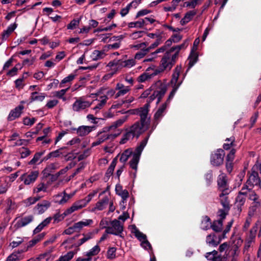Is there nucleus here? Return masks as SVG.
Listing matches in <instances>:
<instances>
[{
  "label": "nucleus",
  "instance_id": "obj_1",
  "mask_svg": "<svg viewBox=\"0 0 261 261\" xmlns=\"http://www.w3.org/2000/svg\"><path fill=\"white\" fill-rule=\"evenodd\" d=\"M131 111H133L132 114L139 115L140 120L125 129V133L123 134L119 142L120 144H124L134 138L138 139L147 130V103L142 107Z\"/></svg>",
  "mask_w": 261,
  "mask_h": 261
},
{
  "label": "nucleus",
  "instance_id": "obj_2",
  "mask_svg": "<svg viewBox=\"0 0 261 261\" xmlns=\"http://www.w3.org/2000/svg\"><path fill=\"white\" fill-rule=\"evenodd\" d=\"M146 144L147 138H145L140 144L136 147L134 152L132 148H129L125 150L121 155L120 161L123 163H125L128 160V158L133 155V158L129 162V165L130 168L136 170L140 155Z\"/></svg>",
  "mask_w": 261,
  "mask_h": 261
},
{
  "label": "nucleus",
  "instance_id": "obj_3",
  "mask_svg": "<svg viewBox=\"0 0 261 261\" xmlns=\"http://www.w3.org/2000/svg\"><path fill=\"white\" fill-rule=\"evenodd\" d=\"M177 59V54H172L169 51H167L161 61L160 68L155 69L153 72H151L150 68H148V79L151 76L156 75L165 70H170L175 64Z\"/></svg>",
  "mask_w": 261,
  "mask_h": 261
},
{
  "label": "nucleus",
  "instance_id": "obj_4",
  "mask_svg": "<svg viewBox=\"0 0 261 261\" xmlns=\"http://www.w3.org/2000/svg\"><path fill=\"white\" fill-rule=\"evenodd\" d=\"M150 91H153L152 95L150 96V100H153L156 97H158V101L159 102L166 91V87L162 85V82L160 81L156 82L154 85L150 88Z\"/></svg>",
  "mask_w": 261,
  "mask_h": 261
},
{
  "label": "nucleus",
  "instance_id": "obj_5",
  "mask_svg": "<svg viewBox=\"0 0 261 261\" xmlns=\"http://www.w3.org/2000/svg\"><path fill=\"white\" fill-rule=\"evenodd\" d=\"M260 179L258 174L255 171H252L245 185L242 188L243 191L251 190L254 186H260Z\"/></svg>",
  "mask_w": 261,
  "mask_h": 261
},
{
  "label": "nucleus",
  "instance_id": "obj_6",
  "mask_svg": "<svg viewBox=\"0 0 261 261\" xmlns=\"http://www.w3.org/2000/svg\"><path fill=\"white\" fill-rule=\"evenodd\" d=\"M111 224L112 226L106 227V232L116 236H120L123 231V224H121L120 222L116 219L112 221Z\"/></svg>",
  "mask_w": 261,
  "mask_h": 261
},
{
  "label": "nucleus",
  "instance_id": "obj_7",
  "mask_svg": "<svg viewBox=\"0 0 261 261\" xmlns=\"http://www.w3.org/2000/svg\"><path fill=\"white\" fill-rule=\"evenodd\" d=\"M131 233L141 242V246L145 249L147 248V237L146 234L141 232L135 225H132L129 227Z\"/></svg>",
  "mask_w": 261,
  "mask_h": 261
},
{
  "label": "nucleus",
  "instance_id": "obj_8",
  "mask_svg": "<svg viewBox=\"0 0 261 261\" xmlns=\"http://www.w3.org/2000/svg\"><path fill=\"white\" fill-rule=\"evenodd\" d=\"M225 155L224 151L222 149H217L211 156V163L215 166H218L222 164Z\"/></svg>",
  "mask_w": 261,
  "mask_h": 261
},
{
  "label": "nucleus",
  "instance_id": "obj_9",
  "mask_svg": "<svg viewBox=\"0 0 261 261\" xmlns=\"http://www.w3.org/2000/svg\"><path fill=\"white\" fill-rule=\"evenodd\" d=\"M256 228L253 227L250 229L249 234L246 237L243 249L244 252H247L249 249L253 246L255 243Z\"/></svg>",
  "mask_w": 261,
  "mask_h": 261
},
{
  "label": "nucleus",
  "instance_id": "obj_10",
  "mask_svg": "<svg viewBox=\"0 0 261 261\" xmlns=\"http://www.w3.org/2000/svg\"><path fill=\"white\" fill-rule=\"evenodd\" d=\"M38 175L39 172L38 171H34L30 173H24L20 176V179L21 180L23 181L25 185H29L36 180Z\"/></svg>",
  "mask_w": 261,
  "mask_h": 261
},
{
  "label": "nucleus",
  "instance_id": "obj_11",
  "mask_svg": "<svg viewBox=\"0 0 261 261\" xmlns=\"http://www.w3.org/2000/svg\"><path fill=\"white\" fill-rule=\"evenodd\" d=\"M91 103L85 100L82 97H80L72 105V109L74 111L79 112L87 108H89Z\"/></svg>",
  "mask_w": 261,
  "mask_h": 261
},
{
  "label": "nucleus",
  "instance_id": "obj_12",
  "mask_svg": "<svg viewBox=\"0 0 261 261\" xmlns=\"http://www.w3.org/2000/svg\"><path fill=\"white\" fill-rule=\"evenodd\" d=\"M223 239L224 237L221 235L217 236L214 233H211L206 236L205 241L209 246L216 247Z\"/></svg>",
  "mask_w": 261,
  "mask_h": 261
},
{
  "label": "nucleus",
  "instance_id": "obj_13",
  "mask_svg": "<svg viewBox=\"0 0 261 261\" xmlns=\"http://www.w3.org/2000/svg\"><path fill=\"white\" fill-rule=\"evenodd\" d=\"M120 134V132L115 134H103L98 135V138L95 142L92 143V146H95L98 145L103 142L105 141L108 139L113 140L118 136Z\"/></svg>",
  "mask_w": 261,
  "mask_h": 261
},
{
  "label": "nucleus",
  "instance_id": "obj_14",
  "mask_svg": "<svg viewBox=\"0 0 261 261\" xmlns=\"http://www.w3.org/2000/svg\"><path fill=\"white\" fill-rule=\"evenodd\" d=\"M247 195V191H243L242 189L236 198V206L240 211H241V206L245 203Z\"/></svg>",
  "mask_w": 261,
  "mask_h": 261
},
{
  "label": "nucleus",
  "instance_id": "obj_15",
  "mask_svg": "<svg viewBox=\"0 0 261 261\" xmlns=\"http://www.w3.org/2000/svg\"><path fill=\"white\" fill-rule=\"evenodd\" d=\"M24 109L23 105H19L13 110H11L8 117V120L9 121H13L16 118L19 117L22 112V110Z\"/></svg>",
  "mask_w": 261,
  "mask_h": 261
},
{
  "label": "nucleus",
  "instance_id": "obj_16",
  "mask_svg": "<svg viewBox=\"0 0 261 261\" xmlns=\"http://www.w3.org/2000/svg\"><path fill=\"white\" fill-rule=\"evenodd\" d=\"M50 203L47 200H43L41 203H38L34 208L35 213L38 214H43L50 206Z\"/></svg>",
  "mask_w": 261,
  "mask_h": 261
},
{
  "label": "nucleus",
  "instance_id": "obj_17",
  "mask_svg": "<svg viewBox=\"0 0 261 261\" xmlns=\"http://www.w3.org/2000/svg\"><path fill=\"white\" fill-rule=\"evenodd\" d=\"M34 217L32 215H29L18 220L14 225L16 229L24 227L33 221Z\"/></svg>",
  "mask_w": 261,
  "mask_h": 261
},
{
  "label": "nucleus",
  "instance_id": "obj_18",
  "mask_svg": "<svg viewBox=\"0 0 261 261\" xmlns=\"http://www.w3.org/2000/svg\"><path fill=\"white\" fill-rule=\"evenodd\" d=\"M95 128V126H90L82 125L79 126L76 130L77 134L81 137H84L88 135Z\"/></svg>",
  "mask_w": 261,
  "mask_h": 261
},
{
  "label": "nucleus",
  "instance_id": "obj_19",
  "mask_svg": "<svg viewBox=\"0 0 261 261\" xmlns=\"http://www.w3.org/2000/svg\"><path fill=\"white\" fill-rule=\"evenodd\" d=\"M227 190H225L220 194L219 197L221 204L225 210L228 211L229 209V202L228 200V197L227 196Z\"/></svg>",
  "mask_w": 261,
  "mask_h": 261
},
{
  "label": "nucleus",
  "instance_id": "obj_20",
  "mask_svg": "<svg viewBox=\"0 0 261 261\" xmlns=\"http://www.w3.org/2000/svg\"><path fill=\"white\" fill-rule=\"evenodd\" d=\"M109 202V199L108 196H105L101 199L99 200L98 202L95 204V206L93 208V211L98 210V211H102L103 210L108 204Z\"/></svg>",
  "mask_w": 261,
  "mask_h": 261
},
{
  "label": "nucleus",
  "instance_id": "obj_21",
  "mask_svg": "<svg viewBox=\"0 0 261 261\" xmlns=\"http://www.w3.org/2000/svg\"><path fill=\"white\" fill-rule=\"evenodd\" d=\"M71 214L69 209H67L63 213L60 214L59 212L54 215L52 219L54 220L53 223L56 224L62 221L67 215Z\"/></svg>",
  "mask_w": 261,
  "mask_h": 261
},
{
  "label": "nucleus",
  "instance_id": "obj_22",
  "mask_svg": "<svg viewBox=\"0 0 261 261\" xmlns=\"http://www.w3.org/2000/svg\"><path fill=\"white\" fill-rule=\"evenodd\" d=\"M94 232H89L86 233H83L82 236L83 238L79 240L77 243L74 244V246L75 247H79L83 245L84 243L86 242L87 241H89V240L93 238L94 235Z\"/></svg>",
  "mask_w": 261,
  "mask_h": 261
},
{
  "label": "nucleus",
  "instance_id": "obj_23",
  "mask_svg": "<svg viewBox=\"0 0 261 261\" xmlns=\"http://www.w3.org/2000/svg\"><path fill=\"white\" fill-rule=\"evenodd\" d=\"M115 191L116 193L121 197L123 202L126 200L129 195L127 190H123L122 187L120 185L117 184L115 187Z\"/></svg>",
  "mask_w": 261,
  "mask_h": 261
},
{
  "label": "nucleus",
  "instance_id": "obj_24",
  "mask_svg": "<svg viewBox=\"0 0 261 261\" xmlns=\"http://www.w3.org/2000/svg\"><path fill=\"white\" fill-rule=\"evenodd\" d=\"M116 89L119 90L116 94V98L120 96L124 95L130 90V88L128 86H124L122 84L120 83L117 84Z\"/></svg>",
  "mask_w": 261,
  "mask_h": 261
},
{
  "label": "nucleus",
  "instance_id": "obj_25",
  "mask_svg": "<svg viewBox=\"0 0 261 261\" xmlns=\"http://www.w3.org/2000/svg\"><path fill=\"white\" fill-rule=\"evenodd\" d=\"M117 157L115 158L111 163L110 166L108 168L106 173L105 174V179L106 181L108 180L113 174L115 169V167L117 164Z\"/></svg>",
  "mask_w": 261,
  "mask_h": 261
},
{
  "label": "nucleus",
  "instance_id": "obj_26",
  "mask_svg": "<svg viewBox=\"0 0 261 261\" xmlns=\"http://www.w3.org/2000/svg\"><path fill=\"white\" fill-rule=\"evenodd\" d=\"M86 205L87 204L84 199H83L74 202L72 205L69 208V209L71 213H72L75 211L82 208Z\"/></svg>",
  "mask_w": 261,
  "mask_h": 261
},
{
  "label": "nucleus",
  "instance_id": "obj_27",
  "mask_svg": "<svg viewBox=\"0 0 261 261\" xmlns=\"http://www.w3.org/2000/svg\"><path fill=\"white\" fill-rule=\"evenodd\" d=\"M16 27L17 24L16 23L9 26L7 29L3 32L2 34V39L3 40H6Z\"/></svg>",
  "mask_w": 261,
  "mask_h": 261
},
{
  "label": "nucleus",
  "instance_id": "obj_28",
  "mask_svg": "<svg viewBox=\"0 0 261 261\" xmlns=\"http://www.w3.org/2000/svg\"><path fill=\"white\" fill-rule=\"evenodd\" d=\"M188 44V40H185L181 44L176 45L171 47L169 49V51L171 52L172 54H176L177 57L178 56V53L179 51L183 48H185L187 47Z\"/></svg>",
  "mask_w": 261,
  "mask_h": 261
},
{
  "label": "nucleus",
  "instance_id": "obj_29",
  "mask_svg": "<svg viewBox=\"0 0 261 261\" xmlns=\"http://www.w3.org/2000/svg\"><path fill=\"white\" fill-rule=\"evenodd\" d=\"M261 207V200H257L256 201H253L251 206L249 208L248 212V215L253 216L255 212L257 209H259Z\"/></svg>",
  "mask_w": 261,
  "mask_h": 261
},
{
  "label": "nucleus",
  "instance_id": "obj_30",
  "mask_svg": "<svg viewBox=\"0 0 261 261\" xmlns=\"http://www.w3.org/2000/svg\"><path fill=\"white\" fill-rule=\"evenodd\" d=\"M196 12L194 11H190L187 12L185 14L184 18H182L180 20V24L182 25H184L186 23H188L192 19V18L196 15Z\"/></svg>",
  "mask_w": 261,
  "mask_h": 261
},
{
  "label": "nucleus",
  "instance_id": "obj_31",
  "mask_svg": "<svg viewBox=\"0 0 261 261\" xmlns=\"http://www.w3.org/2000/svg\"><path fill=\"white\" fill-rule=\"evenodd\" d=\"M181 66H177L174 70V72L172 74V78L171 80V83L174 86H176V84L178 80V77L181 71Z\"/></svg>",
  "mask_w": 261,
  "mask_h": 261
},
{
  "label": "nucleus",
  "instance_id": "obj_32",
  "mask_svg": "<svg viewBox=\"0 0 261 261\" xmlns=\"http://www.w3.org/2000/svg\"><path fill=\"white\" fill-rule=\"evenodd\" d=\"M46 96L45 93H39L38 92H34L32 93L31 96V101H42L44 100Z\"/></svg>",
  "mask_w": 261,
  "mask_h": 261
},
{
  "label": "nucleus",
  "instance_id": "obj_33",
  "mask_svg": "<svg viewBox=\"0 0 261 261\" xmlns=\"http://www.w3.org/2000/svg\"><path fill=\"white\" fill-rule=\"evenodd\" d=\"M166 48L165 46H162L157 49L155 51L149 53V50L148 51V62L152 61L154 59L157 57V54L160 53H163L165 51Z\"/></svg>",
  "mask_w": 261,
  "mask_h": 261
},
{
  "label": "nucleus",
  "instance_id": "obj_34",
  "mask_svg": "<svg viewBox=\"0 0 261 261\" xmlns=\"http://www.w3.org/2000/svg\"><path fill=\"white\" fill-rule=\"evenodd\" d=\"M93 223V221L92 219H85L83 221H81L75 223L76 226L79 231H80L84 227L92 225Z\"/></svg>",
  "mask_w": 261,
  "mask_h": 261
},
{
  "label": "nucleus",
  "instance_id": "obj_35",
  "mask_svg": "<svg viewBox=\"0 0 261 261\" xmlns=\"http://www.w3.org/2000/svg\"><path fill=\"white\" fill-rule=\"evenodd\" d=\"M106 56L105 50H95L93 51L91 57L94 61H97L103 58Z\"/></svg>",
  "mask_w": 261,
  "mask_h": 261
},
{
  "label": "nucleus",
  "instance_id": "obj_36",
  "mask_svg": "<svg viewBox=\"0 0 261 261\" xmlns=\"http://www.w3.org/2000/svg\"><path fill=\"white\" fill-rule=\"evenodd\" d=\"M56 169L57 167L55 164L53 163L48 165L43 171L44 176L47 177Z\"/></svg>",
  "mask_w": 261,
  "mask_h": 261
},
{
  "label": "nucleus",
  "instance_id": "obj_37",
  "mask_svg": "<svg viewBox=\"0 0 261 261\" xmlns=\"http://www.w3.org/2000/svg\"><path fill=\"white\" fill-rule=\"evenodd\" d=\"M223 222L222 220L214 221L211 227L216 232H220L222 230Z\"/></svg>",
  "mask_w": 261,
  "mask_h": 261
},
{
  "label": "nucleus",
  "instance_id": "obj_38",
  "mask_svg": "<svg viewBox=\"0 0 261 261\" xmlns=\"http://www.w3.org/2000/svg\"><path fill=\"white\" fill-rule=\"evenodd\" d=\"M100 98L101 100L99 101V103L93 108V109L96 111V113L105 106L108 99L106 95L100 96Z\"/></svg>",
  "mask_w": 261,
  "mask_h": 261
},
{
  "label": "nucleus",
  "instance_id": "obj_39",
  "mask_svg": "<svg viewBox=\"0 0 261 261\" xmlns=\"http://www.w3.org/2000/svg\"><path fill=\"white\" fill-rule=\"evenodd\" d=\"M70 86H69L67 88L64 89H62L60 91H55L54 93V96L60 98L62 99L63 101H65L66 100V98L65 97H64V95L66 93V92L69 89Z\"/></svg>",
  "mask_w": 261,
  "mask_h": 261
},
{
  "label": "nucleus",
  "instance_id": "obj_40",
  "mask_svg": "<svg viewBox=\"0 0 261 261\" xmlns=\"http://www.w3.org/2000/svg\"><path fill=\"white\" fill-rule=\"evenodd\" d=\"M167 108V102L163 103L158 110L155 113L154 117V119L157 120L160 119L163 115L164 112Z\"/></svg>",
  "mask_w": 261,
  "mask_h": 261
},
{
  "label": "nucleus",
  "instance_id": "obj_41",
  "mask_svg": "<svg viewBox=\"0 0 261 261\" xmlns=\"http://www.w3.org/2000/svg\"><path fill=\"white\" fill-rule=\"evenodd\" d=\"M198 56L195 51H192L189 57V68L192 67L197 62Z\"/></svg>",
  "mask_w": 261,
  "mask_h": 261
},
{
  "label": "nucleus",
  "instance_id": "obj_42",
  "mask_svg": "<svg viewBox=\"0 0 261 261\" xmlns=\"http://www.w3.org/2000/svg\"><path fill=\"white\" fill-rule=\"evenodd\" d=\"M211 219L208 216H204L201 221V227L203 230H207L211 225Z\"/></svg>",
  "mask_w": 261,
  "mask_h": 261
},
{
  "label": "nucleus",
  "instance_id": "obj_43",
  "mask_svg": "<svg viewBox=\"0 0 261 261\" xmlns=\"http://www.w3.org/2000/svg\"><path fill=\"white\" fill-rule=\"evenodd\" d=\"M45 150L36 152L34 158L29 162V165H35L40 159L41 156L44 154Z\"/></svg>",
  "mask_w": 261,
  "mask_h": 261
},
{
  "label": "nucleus",
  "instance_id": "obj_44",
  "mask_svg": "<svg viewBox=\"0 0 261 261\" xmlns=\"http://www.w3.org/2000/svg\"><path fill=\"white\" fill-rule=\"evenodd\" d=\"M75 74H71L69 75L68 76L65 77L64 79H63L61 81V83H60L59 87L60 88L63 87L64 84L68 83L71 82L75 79Z\"/></svg>",
  "mask_w": 261,
  "mask_h": 261
},
{
  "label": "nucleus",
  "instance_id": "obj_45",
  "mask_svg": "<svg viewBox=\"0 0 261 261\" xmlns=\"http://www.w3.org/2000/svg\"><path fill=\"white\" fill-rule=\"evenodd\" d=\"M76 226V225L75 223L72 226L66 229L63 232V234L70 235L73 233L74 232H79L77 227Z\"/></svg>",
  "mask_w": 261,
  "mask_h": 261
},
{
  "label": "nucleus",
  "instance_id": "obj_46",
  "mask_svg": "<svg viewBox=\"0 0 261 261\" xmlns=\"http://www.w3.org/2000/svg\"><path fill=\"white\" fill-rule=\"evenodd\" d=\"M145 24V20L143 19H140L136 22H132L128 24L129 28H141Z\"/></svg>",
  "mask_w": 261,
  "mask_h": 261
},
{
  "label": "nucleus",
  "instance_id": "obj_47",
  "mask_svg": "<svg viewBox=\"0 0 261 261\" xmlns=\"http://www.w3.org/2000/svg\"><path fill=\"white\" fill-rule=\"evenodd\" d=\"M74 254L73 251H69L65 255L61 256L59 258V261H69L73 258Z\"/></svg>",
  "mask_w": 261,
  "mask_h": 261
},
{
  "label": "nucleus",
  "instance_id": "obj_48",
  "mask_svg": "<svg viewBox=\"0 0 261 261\" xmlns=\"http://www.w3.org/2000/svg\"><path fill=\"white\" fill-rule=\"evenodd\" d=\"M218 185L220 188H224L226 184V176L224 174L220 175L218 179Z\"/></svg>",
  "mask_w": 261,
  "mask_h": 261
},
{
  "label": "nucleus",
  "instance_id": "obj_49",
  "mask_svg": "<svg viewBox=\"0 0 261 261\" xmlns=\"http://www.w3.org/2000/svg\"><path fill=\"white\" fill-rule=\"evenodd\" d=\"M234 140L235 139L233 137H230L229 138H227L225 141H227L228 143L224 144L223 148L225 150L229 149L231 146H234L233 142L234 141Z\"/></svg>",
  "mask_w": 261,
  "mask_h": 261
},
{
  "label": "nucleus",
  "instance_id": "obj_50",
  "mask_svg": "<svg viewBox=\"0 0 261 261\" xmlns=\"http://www.w3.org/2000/svg\"><path fill=\"white\" fill-rule=\"evenodd\" d=\"M203 0H193L191 2H186L184 6L187 7L194 8L196 5L200 4Z\"/></svg>",
  "mask_w": 261,
  "mask_h": 261
},
{
  "label": "nucleus",
  "instance_id": "obj_51",
  "mask_svg": "<svg viewBox=\"0 0 261 261\" xmlns=\"http://www.w3.org/2000/svg\"><path fill=\"white\" fill-rule=\"evenodd\" d=\"M127 117L124 116L123 118L119 119L116 121L115 122H113L112 124V127H113L114 129H115L117 127L121 126L123 123L125 122V121L127 119Z\"/></svg>",
  "mask_w": 261,
  "mask_h": 261
},
{
  "label": "nucleus",
  "instance_id": "obj_52",
  "mask_svg": "<svg viewBox=\"0 0 261 261\" xmlns=\"http://www.w3.org/2000/svg\"><path fill=\"white\" fill-rule=\"evenodd\" d=\"M17 254L13 252L7 257L6 261H20L23 258V256H18Z\"/></svg>",
  "mask_w": 261,
  "mask_h": 261
},
{
  "label": "nucleus",
  "instance_id": "obj_53",
  "mask_svg": "<svg viewBox=\"0 0 261 261\" xmlns=\"http://www.w3.org/2000/svg\"><path fill=\"white\" fill-rule=\"evenodd\" d=\"M100 251V248L98 245L95 246L89 252L86 253L87 256H91L96 255Z\"/></svg>",
  "mask_w": 261,
  "mask_h": 261
},
{
  "label": "nucleus",
  "instance_id": "obj_54",
  "mask_svg": "<svg viewBox=\"0 0 261 261\" xmlns=\"http://www.w3.org/2000/svg\"><path fill=\"white\" fill-rule=\"evenodd\" d=\"M247 194H248L249 199L253 201H256L259 200L258 196L255 193V192L252 190H246Z\"/></svg>",
  "mask_w": 261,
  "mask_h": 261
},
{
  "label": "nucleus",
  "instance_id": "obj_55",
  "mask_svg": "<svg viewBox=\"0 0 261 261\" xmlns=\"http://www.w3.org/2000/svg\"><path fill=\"white\" fill-rule=\"evenodd\" d=\"M116 248L115 247L110 248L107 251V257L108 259H114L116 257Z\"/></svg>",
  "mask_w": 261,
  "mask_h": 261
},
{
  "label": "nucleus",
  "instance_id": "obj_56",
  "mask_svg": "<svg viewBox=\"0 0 261 261\" xmlns=\"http://www.w3.org/2000/svg\"><path fill=\"white\" fill-rule=\"evenodd\" d=\"M20 153L21 154V158H25L31 153V151L28 148L25 147H22L19 150Z\"/></svg>",
  "mask_w": 261,
  "mask_h": 261
},
{
  "label": "nucleus",
  "instance_id": "obj_57",
  "mask_svg": "<svg viewBox=\"0 0 261 261\" xmlns=\"http://www.w3.org/2000/svg\"><path fill=\"white\" fill-rule=\"evenodd\" d=\"M124 59H125L127 57V56L125 55L124 57ZM124 65L125 68H130L135 64V60L133 59H128V60H124Z\"/></svg>",
  "mask_w": 261,
  "mask_h": 261
},
{
  "label": "nucleus",
  "instance_id": "obj_58",
  "mask_svg": "<svg viewBox=\"0 0 261 261\" xmlns=\"http://www.w3.org/2000/svg\"><path fill=\"white\" fill-rule=\"evenodd\" d=\"M50 253L48 252L40 254L37 257V258L38 261H40L41 260H45V261H48L50 259Z\"/></svg>",
  "mask_w": 261,
  "mask_h": 261
},
{
  "label": "nucleus",
  "instance_id": "obj_59",
  "mask_svg": "<svg viewBox=\"0 0 261 261\" xmlns=\"http://www.w3.org/2000/svg\"><path fill=\"white\" fill-rule=\"evenodd\" d=\"M16 241H14L12 242L10 244V245L12 247V248H15L18 247L24 241V239L20 237H17L16 238Z\"/></svg>",
  "mask_w": 261,
  "mask_h": 261
},
{
  "label": "nucleus",
  "instance_id": "obj_60",
  "mask_svg": "<svg viewBox=\"0 0 261 261\" xmlns=\"http://www.w3.org/2000/svg\"><path fill=\"white\" fill-rule=\"evenodd\" d=\"M46 189L47 187L45 186L44 183H40L34 189V192L37 193L41 191L45 192L46 191Z\"/></svg>",
  "mask_w": 261,
  "mask_h": 261
},
{
  "label": "nucleus",
  "instance_id": "obj_61",
  "mask_svg": "<svg viewBox=\"0 0 261 261\" xmlns=\"http://www.w3.org/2000/svg\"><path fill=\"white\" fill-rule=\"evenodd\" d=\"M146 55H147V48L142 49L141 51L137 53L135 56V59L140 60L143 58Z\"/></svg>",
  "mask_w": 261,
  "mask_h": 261
},
{
  "label": "nucleus",
  "instance_id": "obj_62",
  "mask_svg": "<svg viewBox=\"0 0 261 261\" xmlns=\"http://www.w3.org/2000/svg\"><path fill=\"white\" fill-rule=\"evenodd\" d=\"M63 194H64V195H63V197L59 201V203L61 204L65 203L73 196V194H66L65 191L63 192Z\"/></svg>",
  "mask_w": 261,
  "mask_h": 261
},
{
  "label": "nucleus",
  "instance_id": "obj_63",
  "mask_svg": "<svg viewBox=\"0 0 261 261\" xmlns=\"http://www.w3.org/2000/svg\"><path fill=\"white\" fill-rule=\"evenodd\" d=\"M80 23V20L73 19L67 25V29L72 30L75 28L76 26L79 25Z\"/></svg>",
  "mask_w": 261,
  "mask_h": 261
},
{
  "label": "nucleus",
  "instance_id": "obj_64",
  "mask_svg": "<svg viewBox=\"0 0 261 261\" xmlns=\"http://www.w3.org/2000/svg\"><path fill=\"white\" fill-rule=\"evenodd\" d=\"M218 253V252L217 251L213 250L212 252H207L205 255V257L207 258V260L212 261V260Z\"/></svg>",
  "mask_w": 261,
  "mask_h": 261
}]
</instances>
